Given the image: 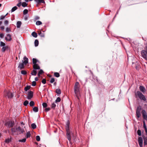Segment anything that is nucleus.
Segmentation results:
<instances>
[{"instance_id": "35", "label": "nucleus", "mask_w": 147, "mask_h": 147, "mask_svg": "<svg viewBox=\"0 0 147 147\" xmlns=\"http://www.w3.org/2000/svg\"><path fill=\"white\" fill-rule=\"evenodd\" d=\"M30 131L28 132L26 134V137L27 138L30 137Z\"/></svg>"}, {"instance_id": "52", "label": "nucleus", "mask_w": 147, "mask_h": 147, "mask_svg": "<svg viewBox=\"0 0 147 147\" xmlns=\"http://www.w3.org/2000/svg\"><path fill=\"white\" fill-rule=\"evenodd\" d=\"M42 82L45 84L46 83V80L45 79H43L42 81Z\"/></svg>"}, {"instance_id": "57", "label": "nucleus", "mask_w": 147, "mask_h": 147, "mask_svg": "<svg viewBox=\"0 0 147 147\" xmlns=\"http://www.w3.org/2000/svg\"><path fill=\"white\" fill-rule=\"evenodd\" d=\"M4 34L1 33L0 34V38H2L4 36Z\"/></svg>"}, {"instance_id": "16", "label": "nucleus", "mask_w": 147, "mask_h": 147, "mask_svg": "<svg viewBox=\"0 0 147 147\" xmlns=\"http://www.w3.org/2000/svg\"><path fill=\"white\" fill-rule=\"evenodd\" d=\"M144 140V145H147V136H143Z\"/></svg>"}, {"instance_id": "62", "label": "nucleus", "mask_w": 147, "mask_h": 147, "mask_svg": "<svg viewBox=\"0 0 147 147\" xmlns=\"http://www.w3.org/2000/svg\"><path fill=\"white\" fill-rule=\"evenodd\" d=\"M35 81H37L38 80V79L37 77H36L35 78Z\"/></svg>"}, {"instance_id": "47", "label": "nucleus", "mask_w": 147, "mask_h": 147, "mask_svg": "<svg viewBox=\"0 0 147 147\" xmlns=\"http://www.w3.org/2000/svg\"><path fill=\"white\" fill-rule=\"evenodd\" d=\"M5 43L3 42H0V46L1 47H4L5 46Z\"/></svg>"}, {"instance_id": "49", "label": "nucleus", "mask_w": 147, "mask_h": 147, "mask_svg": "<svg viewBox=\"0 0 147 147\" xmlns=\"http://www.w3.org/2000/svg\"><path fill=\"white\" fill-rule=\"evenodd\" d=\"M54 81H55V79L53 78H52L51 79V80L50 82V83H52L53 82H54Z\"/></svg>"}, {"instance_id": "59", "label": "nucleus", "mask_w": 147, "mask_h": 147, "mask_svg": "<svg viewBox=\"0 0 147 147\" xmlns=\"http://www.w3.org/2000/svg\"><path fill=\"white\" fill-rule=\"evenodd\" d=\"M0 28L2 30H3L4 29V27L3 26L0 27Z\"/></svg>"}, {"instance_id": "1", "label": "nucleus", "mask_w": 147, "mask_h": 147, "mask_svg": "<svg viewBox=\"0 0 147 147\" xmlns=\"http://www.w3.org/2000/svg\"><path fill=\"white\" fill-rule=\"evenodd\" d=\"M79 83L78 82H76L75 84L74 87V91L76 97L78 99H79L80 93L79 91Z\"/></svg>"}, {"instance_id": "32", "label": "nucleus", "mask_w": 147, "mask_h": 147, "mask_svg": "<svg viewBox=\"0 0 147 147\" xmlns=\"http://www.w3.org/2000/svg\"><path fill=\"white\" fill-rule=\"evenodd\" d=\"M31 107H32L34 105V103L33 101H31L29 103Z\"/></svg>"}, {"instance_id": "39", "label": "nucleus", "mask_w": 147, "mask_h": 147, "mask_svg": "<svg viewBox=\"0 0 147 147\" xmlns=\"http://www.w3.org/2000/svg\"><path fill=\"white\" fill-rule=\"evenodd\" d=\"M29 17V16L28 15H25V16H24V20H27L28 19V18Z\"/></svg>"}, {"instance_id": "53", "label": "nucleus", "mask_w": 147, "mask_h": 147, "mask_svg": "<svg viewBox=\"0 0 147 147\" xmlns=\"http://www.w3.org/2000/svg\"><path fill=\"white\" fill-rule=\"evenodd\" d=\"M10 31V29L9 28V27H7L6 29V31L7 32H9Z\"/></svg>"}, {"instance_id": "20", "label": "nucleus", "mask_w": 147, "mask_h": 147, "mask_svg": "<svg viewBox=\"0 0 147 147\" xmlns=\"http://www.w3.org/2000/svg\"><path fill=\"white\" fill-rule=\"evenodd\" d=\"M32 35L34 38H36L37 36V34L35 32H33L32 33Z\"/></svg>"}, {"instance_id": "6", "label": "nucleus", "mask_w": 147, "mask_h": 147, "mask_svg": "<svg viewBox=\"0 0 147 147\" xmlns=\"http://www.w3.org/2000/svg\"><path fill=\"white\" fill-rule=\"evenodd\" d=\"M24 131V130L22 128L20 127L19 126L17 127V134L18 135L21 133L23 134Z\"/></svg>"}, {"instance_id": "11", "label": "nucleus", "mask_w": 147, "mask_h": 147, "mask_svg": "<svg viewBox=\"0 0 147 147\" xmlns=\"http://www.w3.org/2000/svg\"><path fill=\"white\" fill-rule=\"evenodd\" d=\"M23 59L24 60H22V62L25 65H26L28 63V59L26 56H24Z\"/></svg>"}, {"instance_id": "13", "label": "nucleus", "mask_w": 147, "mask_h": 147, "mask_svg": "<svg viewBox=\"0 0 147 147\" xmlns=\"http://www.w3.org/2000/svg\"><path fill=\"white\" fill-rule=\"evenodd\" d=\"M24 64L23 63H20L18 67V68L20 69H22L24 68Z\"/></svg>"}, {"instance_id": "64", "label": "nucleus", "mask_w": 147, "mask_h": 147, "mask_svg": "<svg viewBox=\"0 0 147 147\" xmlns=\"http://www.w3.org/2000/svg\"><path fill=\"white\" fill-rule=\"evenodd\" d=\"M21 125H24V123L23 122H22L21 123Z\"/></svg>"}, {"instance_id": "34", "label": "nucleus", "mask_w": 147, "mask_h": 147, "mask_svg": "<svg viewBox=\"0 0 147 147\" xmlns=\"http://www.w3.org/2000/svg\"><path fill=\"white\" fill-rule=\"evenodd\" d=\"M11 141V139H10L8 138L7 139H5V143H9Z\"/></svg>"}, {"instance_id": "19", "label": "nucleus", "mask_w": 147, "mask_h": 147, "mask_svg": "<svg viewBox=\"0 0 147 147\" xmlns=\"http://www.w3.org/2000/svg\"><path fill=\"white\" fill-rule=\"evenodd\" d=\"M17 127L14 128H13L11 129V131L12 133H15L16 132H17Z\"/></svg>"}, {"instance_id": "15", "label": "nucleus", "mask_w": 147, "mask_h": 147, "mask_svg": "<svg viewBox=\"0 0 147 147\" xmlns=\"http://www.w3.org/2000/svg\"><path fill=\"white\" fill-rule=\"evenodd\" d=\"M34 1L38 4H39L41 3H45L44 0H34Z\"/></svg>"}, {"instance_id": "25", "label": "nucleus", "mask_w": 147, "mask_h": 147, "mask_svg": "<svg viewBox=\"0 0 147 147\" xmlns=\"http://www.w3.org/2000/svg\"><path fill=\"white\" fill-rule=\"evenodd\" d=\"M30 88V86H27L25 87L24 90L26 91H27Z\"/></svg>"}, {"instance_id": "18", "label": "nucleus", "mask_w": 147, "mask_h": 147, "mask_svg": "<svg viewBox=\"0 0 147 147\" xmlns=\"http://www.w3.org/2000/svg\"><path fill=\"white\" fill-rule=\"evenodd\" d=\"M36 69H34L32 71L31 74L33 76H36L37 74V71L36 70Z\"/></svg>"}, {"instance_id": "8", "label": "nucleus", "mask_w": 147, "mask_h": 147, "mask_svg": "<svg viewBox=\"0 0 147 147\" xmlns=\"http://www.w3.org/2000/svg\"><path fill=\"white\" fill-rule=\"evenodd\" d=\"M139 90L140 92H142L144 94L146 91V90L145 87L142 86H140L139 87Z\"/></svg>"}, {"instance_id": "54", "label": "nucleus", "mask_w": 147, "mask_h": 147, "mask_svg": "<svg viewBox=\"0 0 147 147\" xmlns=\"http://www.w3.org/2000/svg\"><path fill=\"white\" fill-rule=\"evenodd\" d=\"M9 22L7 20H6L4 22V24L5 25H7L8 24Z\"/></svg>"}, {"instance_id": "21", "label": "nucleus", "mask_w": 147, "mask_h": 147, "mask_svg": "<svg viewBox=\"0 0 147 147\" xmlns=\"http://www.w3.org/2000/svg\"><path fill=\"white\" fill-rule=\"evenodd\" d=\"M8 47L7 46L3 47L2 48V51L4 52L7 49H8Z\"/></svg>"}, {"instance_id": "51", "label": "nucleus", "mask_w": 147, "mask_h": 147, "mask_svg": "<svg viewBox=\"0 0 147 147\" xmlns=\"http://www.w3.org/2000/svg\"><path fill=\"white\" fill-rule=\"evenodd\" d=\"M36 85V83L35 81H34L32 82V86H35Z\"/></svg>"}, {"instance_id": "27", "label": "nucleus", "mask_w": 147, "mask_h": 147, "mask_svg": "<svg viewBox=\"0 0 147 147\" xmlns=\"http://www.w3.org/2000/svg\"><path fill=\"white\" fill-rule=\"evenodd\" d=\"M31 126L32 128L33 129H35L36 128V125L34 123H32L31 125Z\"/></svg>"}, {"instance_id": "40", "label": "nucleus", "mask_w": 147, "mask_h": 147, "mask_svg": "<svg viewBox=\"0 0 147 147\" xmlns=\"http://www.w3.org/2000/svg\"><path fill=\"white\" fill-rule=\"evenodd\" d=\"M56 106V105L54 103H53L52 104L51 107L52 109H55Z\"/></svg>"}, {"instance_id": "55", "label": "nucleus", "mask_w": 147, "mask_h": 147, "mask_svg": "<svg viewBox=\"0 0 147 147\" xmlns=\"http://www.w3.org/2000/svg\"><path fill=\"white\" fill-rule=\"evenodd\" d=\"M5 18V16H1L0 17V20H3Z\"/></svg>"}, {"instance_id": "12", "label": "nucleus", "mask_w": 147, "mask_h": 147, "mask_svg": "<svg viewBox=\"0 0 147 147\" xmlns=\"http://www.w3.org/2000/svg\"><path fill=\"white\" fill-rule=\"evenodd\" d=\"M5 40L8 41H10L11 40V36L10 34H8L7 35V37L5 38Z\"/></svg>"}, {"instance_id": "42", "label": "nucleus", "mask_w": 147, "mask_h": 147, "mask_svg": "<svg viewBox=\"0 0 147 147\" xmlns=\"http://www.w3.org/2000/svg\"><path fill=\"white\" fill-rule=\"evenodd\" d=\"M14 125V122H11L9 124V125L10 127H12Z\"/></svg>"}, {"instance_id": "29", "label": "nucleus", "mask_w": 147, "mask_h": 147, "mask_svg": "<svg viewBox=\"0 0 147 147\" xmlns=\"http://www.w3.org/2000/svg\"><path fill=\"white\" fill-rule=\"evenodd\" d=\"M143 127L144 129L146 134L147 136V128L146 124H143Z\"/></svg>"}, {"instance_id": "43", "label": "nucleus", "mask_w": 147, "mask_h": 147, "mask_svg": "<svg viewBox=\"0 0 147 147\" xmlns=\"http://www.w3.org/2000/svg\"><path fill=\"white\" fill-rule=\"evenodd\" d=\"M38 34L42 37H45L44 34L43 33H42L41 32L38 33Z\"/></svg>"}, {"instance_id": "5", "label": "nucleus", "mask_w": 147, "mask_h": 147, "mask_svg": "<svg viewBox=\"0 0 147 147\" xmlns=\"http://www.w3.org/2000/svg\"><path fill=\"white\" fill-rule=\"evenodd\" d=\"M141 55L142 57L147 60V49L146 50H143L141 51Z\"/></svg>"}, {"instance_id": "44", "label": "nucleus", "mask_w": 147, "mask_h": 147, "mask_svg": "<svg viewBox=\"0 0 147 147\" xmlns=\"http://www.w3.org/2000/svg\"><path fill=\"white\" fill-rule=\"evenodd\" d=\"M26 141V139L24 138L22 140H19V142H25Z\"/></svg>"}, {"instance_id": "58", "label": "nucleus", "mask_w": 147, "mask_h": 147, "mask_svg": "<svg viewBox=\"0 0 147 147\" xmlns=\"http://www.w3.org/2000/svg\"><path fill=\"white\" fill-rule=\"evenodd\" d=\"M21 2H20L18 3L17 5L18 6V7H20L21 5Z\"/></svg>"}, {"instance_id": "14", "label": "nucleus", "mask_w": 147, "mask_h": 147, "mask_svg": "<svg viewBox=\"0 0 147 147\" xmlns=\"http://www.w3.org/2000/svg\"><path fill=\"white\" fill-rule=\"evenodd\" d=\"M33 68L34 69H40V68L38 64L33 65Z\"/></svg>"}, {"instance_id": "7", "label": "nucleus", "mask_w": 147, "mask_h": 147, "mask_svg": "<svg viewBox=\"0 0 147 147\" xmlns=\"http://www.w3.org/2000/svg\"><path fill=\"white\" fill-rule=\"evenodd\" d=\"M138 142L140 147H142L143 139L141 137H139L138 140Z\"/></svg>"}, {"instance_id": "63", "label": "nucleus", "mask_w": 147, "mask_h": 147, "mask_svg": "<svg viewBox=\"0 0 147 147\" xmlns=\"http://www.w3.org/2000/svg\"><path fill=\"white\" fill-rule=\"evenodd\" d=\"M69 125V121H67V122L66 123V125Z\"/></svg>"}, {"instance_id": "4", "label": "nucleus", "mask_w": 147, "mask_h": 147, "mask_svg": "<svg viewBox=\"0 0 147 147\" xmlns=\"http://www.w3.org/2000/svg\"><path fill=\"white\" fill-rule=\"evenodd\" d=\"M141 110V108L140 106H139L137 107L136 111V116L138 118H139L141 115L140 111Z\"/></svg>"}, {"instance_id": "48", "label": "nucleus", "mask_w": 147, "mask_h": 147, "mask_svg": "<svg viewBox=\"0 0 147 147\" xmlns=\"http://www.w3.org/2000/svg\"><path fill=\"white\" fill-rule=\"evenodd\" d=\"M137 134H138L139 136H140L141 135V131L140 130L138 129L137 131Z\"/></svg>"}, {"instance_id": "31", "label": "nucleus", "mask_w": 147, "mask_h": 147, "mask_svg": "<svg viewBox=\"0 0 147 147\" xmlns=\"http://www.w3.org/2000/svg\"><path fill=\"white\" fill-rule=\"evenodd\" d=\"M54 76L56 77H59L60 76L58 72H55L54 73Z\"/></svg>"}, {"instance_id": "24", "label": "nucleus", "mask_w": 147, "mask_h": 147, "mask_svg": "<svg viewBox=\"0 0 147 147\" xmlns=\"http://www.w3.org/2000/svg\"><path fill=\"white\" fill-rule=\"evenodd\" d=\"M39 44L38 41L37 40H35L34 41V45L35 47L38 46Z\"/></svg>"}, {"instance_id": "45", "label": "nucleus", "mask_w": 147, "mask_h": 147, "mask_svg": "<svg viewBox=\"0 0 147 147\" xmlns=\"http://www.w3.org/2000/svg\"><path fill=\"white\" fill-rule=\"evenodd\" d=\"M42 105L43 107L44 108H46L47 107V103L45 102H44L42 103Z\"/></svg>"}, {"instance_id": "23", "label": "nucleus", "mask_w": 147, "mask_h": 147, "mask_svg": "<svg viewBox=\"0 0 147 147\" xmlns=\"http://www.w3.org/2000/svg\"><path fill=\"white\" fill-rule=\"evenodd\" d=\"M33 110L34 111L37 112L38 111V107H34L33 109Z\"/></svg>"}, {"instance_id": "50", "label": "nucleus", "mask_w": 147, "mask_h": 147, "mask_svg": "<svg viewBox=\"0 0 147 147\" xmlns=\"http://www.w3.org/2000/svg\"><path fill=\"white\" fill-rule=\"evenodd\" d=\"M38 73H39V74H41L42 73H44V71H43L41 69H40Z\"/></svg>"}, {"instance_id": "41", "label": "nucleus", "mask_w": 147, "mask_h": 147, "mask_svg": "<svg viewBox=\"0 0 147 147\" xmlns=\"http://www.w3.org/2000/svg\"><path fill=\"white\" fill-rule=\"evenodd\" d=\"M61 98H60L58 97L55 101L56 102H59L61 101Z\"/></svg>"}, {"instance_id": "2", "label": "nucleus", "mask_w": 147, "mask_h": 147, "mask_svg": "<svg viewBox=\"0 0 147 147\" xmlns=\"http://www.w3.org/2000/svg\"><path fill=\"white\" fill-rule=\"evenodd\" d=\"M135 95L136 98H138L142 100L146 101V98L145 96L140 91H137L135 93Z\"/></svg>"}, {"instance_id": "26", "label": "nucleus", "mask_w": 147, "mask_h": 147, "mask_svg": "<svg viewBox=\"0 0 147 147\" xmlns=\"http://www.w3.org/2000/svg\"><path fill=\"white\" fill-rule=\"evenodd\" d=\"M58 94H60L61 93V90L60 89H57L55 91Z\"/></svg>"}, {"instance_id": "46", "label": "nucleus", "mask_w": 147, "mask_h": 147, "mask_svg": "<svg viewBox=\"0 0 147 147\" xmlns=\"http://www.w3.org/2000/svg\"><path fill=\"white\" fill-rule=\"evenodd\" d=\"M36 139L37 141H39L40 140V138L39 136H37L36 137Z\"/></svg>"}, {"instance_id": "36", "label": "nucleus", "mask_w": 147, "mask_h": 147, "mask_svg": "<svg viewBox=\"0 0 147 147\" xmlns=\"http://www.w3.org/2000/svg\"><path fill=\"white\" fill-rule=\"evenodd\" d=\"M28 101L27 100H26L24 102L23 104L24 106H26L28 104Z\"/></svg>"}, {"instance_id": "22", "label": "nucleus", "mask_w": 147, "mask_h": 147, "mask_svg": "<svg viewBox=\"0 0 147 147\" xmlns=\"http://www.w3.org/2000/svg\"><path fill=\"white\" fill-rule=\"evenodd\" d=\"M33 60V63L34 65L36 64L37 62L38 61L35 58H33L32 59Z\"/></svg>"}, {"instance_id": "10", "label": "nucleus", "mask_w": 147, "mask_h": 147, "mask_svg": "<svg viewBox=\"0 0 147 147\" xmlns=\"http://www.w3.org/2000/svg\"><path fill=\"white\" fill-rule=\"evenodd\" d=\"M6 93V96L9 98H11L13 96V94L9 92H7Z\"/></svg>"}, {"instance_id": "37", "label": "nucleus", "mask_w": 147, "mask_h": 147, "mask_svg": "<svg viewBox=\"0 0 147 147\" xmlns=\"http://www.w3.org/2000/svg\"><path fill=\"white\" fill-rule=\"evenodd\" d=\"M42 24V22L40 21H37L36 22V24L37 25H40Z\"/></svg>"}, {"instance_id": "3", "label": "nucleus", "mask_w": 147, "mask_h": 147, "mask_svg": "<svg viewBox=\"0 0 147 147\" xmlns=\"http://www.w3.org/2000/svg\"><path fill=\"white\" fill-rule=\"evenodd\" d=\"M66 129L67 132V138L68 140L70 142L71 140L70 134L71 132L69 131V125H66Z\"/></svg>"}, {"instance_id": "17", "label": "nucleus", "mask_w": 147, "mask_h": 147, "mask_svg": "<svg viewBox=\"0 0 147 147\" xmlns=\"http://www.w3.org/2000/svg\"><path fill=\"white\" fill-rule=\"evenodd\" d=\"M22 24V22L21 21H18L17 22L16 25L17 27L18 28H20Z\"/></svg>"}, {"instance_id": "33", "label": "nucleus", "mask_w": 147, "mask_h": 147, "mask_svg": "<svg viewBox=\"0 0 147 147\" xmlns=\"http://www.w3.org/2000/svg\"><path fill=\"white\" fill-rule=\"evenodd\" d=\"M28 11L27 9H25L23 11V14L25 15L28 13Z\"/></svg>"}, {"instance_id": "38", "label": "nucleus", "mask_w": 147, "mask_h": 147, "mask_svg": "<svg viewBox=\"0 0 147 147\" xmlns=\"http://www.w3.org/2000/svg\"><path fill=\"white\" fill-rule=\"evenodd\" d=\"M21 73L22 74L24 75H25L27 74L26 71L25 70H22L21 71Z\"/></svg>"}, {"instance_id": "60", "label": "nucleus", "mask_w": 147, "mask_h": 147, "mask_svg": "<svg viewBox=\"0 0 147 147\" xmlns=\"http://www.w3.org/2000/svg\"><path fill=\"white\" fill-rule=\"evenodd\" d=\"M26 2H28L29 1H32L33 0H24Z\"/></svg>"}, {"instance_id": "56", "label": "nucleus", "mask_w": 147, "mask_h": 147, "mask_svg": "<svg viewBox=\"0 0 147 147\" xmlns=\"http://www.w3.org/2000/svg\"><path fill=\"white\" fill-rule=\"evenodd\" d=\"M50 110V108H47L45 109V111L46 112H48Z\"/></svg>"}, {"instance_id": "9", "label": "nucleus", "mask_w": 147, "mask_h": 147, "mask_svg": "<svg viewBox=\"0 0 147 147\" xmlns=\"http://www.w3.org/2000/svg\"><path fill=\"white\" fill-rule=\"evenodd\" d=\"M33 96V92L32 91H30L28 92L27 97L28 99H30Z\"/></svg>"}, {"instance_id": "61", "label": "nucleus", "mask_w": 147, "mask_h": 147, "mask_svg": "<svg viewBox=\"0 0 147 147\" xmlns=\"http://www.w3.org/2000/svg\"><path fill=\"white\" fill-rule=\"evenodd\" d=\"M39 17L38 16H36L35 17V19L36 20H38L39 19Z\"/></svg>"}, {"instance_id": "30", "label": "nucleus", "mask_w": 147, "mask_h": 147, "mask_svg": "<svg viewBox=\"0 0 147 147\" xmlns=\"http://www.w3.org/2000/svg\"><path fill=\"white\" fill-rule=\"evenodd\" d=\"M28 5V4L26 2H23L22 4V7H24L27 6Z\"/></svg>"}, {"instance_id": "28", "label": "nucleus", "mask_w": 147, "mask_h": 147, "mask_svg": "<svg viewBox=\"0 0 147 147\" xmlns=\"http://www.w3.org/2000/svg\"><path fill=\"white\" fill-rule=\"evenodd\" d=\"M17 8L18 7L16 6H15L14 7L12 8L11 9V12L14 11L16 10L17 9Z\"/></svg>"}]
</instances>
